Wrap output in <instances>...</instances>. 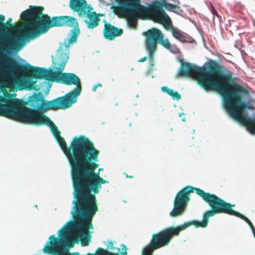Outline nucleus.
Listing matches in <instances>:
<instances>
[{
	"instance_id": "9",
	"label": "nucleus",
	"mask_w": 255,
	"mask_h": 255,
	"mask_svg": "<svg viewBox=\"0 0 255 255\" xmlns=\"http://www.w3.org/2000/svg\"><path fill=\"white\" fill-rule=\"evenodd\" d=\"M145 44L148 52L151 65L153 66L154 55L157 49V43L161 44L166 49L171 50V46L167 38L164 39L161 30L153 28L144 33Z\"/></svg>"
},
{
	"instance_id": "28",
	"label": "nucleus",
	"mask_w": 255,
	"mask_h": 255,
	"mask_svg": "<svg viewBox=\"0 0 255 255\" xmlns=\"http://www.w3.org/2000/svg\"><path fill=\"white\" fill-rule=\"evenodd\" d=\"M173 0V1L175 3L177 4H180V1H179L178 0Z\"/></svg>"
},
{
	"instance_id": "6",
	"label": "nucleus",
	"mask_w": 255,
	"mask_h": 255,
	"mask_svg": "<svg viewBox=\"0 0 255 255\" xmlns=\"http://www.w3.org/2000/svg\"><path fill=\"white\" fill-rule=\"evenodd\" d=\"M27 103L15 97V94L5 90L0 95V116L22 123L37 126L45 125L49 118L42 113L47 110H65L53 100L43 103L39 108L30 109Z\"/></svg>"
},
{
	"instance_id": "19",
	"label": "nucleus",
	"mask_w": 255,
	"mask_h": 255,
	"mask_svg": "<svg viewBox=\"0 0 255 255\" xmlns=\"http://www.w3.org/2000/svg\"><path fill=\"white\" fill-rule=\"evenodd\" d=\"M162 4L168 11H173L175 8H177L176 5L167 2L166 0H162Z\"/></svg>"
},
{
	"instance_id": "22",
	"label": "nucleus",
	"mask_w": 255,
	"mask_h": 255,
	"mask_svg": "<svg viewBox=\"0 0 255 255\" xmlns=\"http://www.w3.org/2000/svg\"><path fill=\"white\" fill-rule=\"evenodd\" d=\"M171 90V89H169L168 87L167 86H163L161 88V91L162 92H164V93H167L168 95L169 94V91L170 90Z\"/></svg>"
},
{
	"instance_id": "27",
	"label": "nucleus",
	"mask_w": 255,
	"mask_h": 255,
	"mask_svg": "<svg viewBox=\"0 0 255 255\" xmlns=\"http://www.w3.org/2000/svg\"><path fill=\"white\" fill-rule=\"evenodd\" d=\"M175 91L173 89H171L169 91V95H170L171 97L172 96L173 93H174Z\"/></svg>"
},
{
	"instance_id": "25",
	"label": "nucleus",
	"mask_w": 255,
	"mask_h": 255,
	"mask_svg": "<svg viewBox=\"0 0 255 255\" xmlns=\"http://www.w3.org/2000/svg\"><path fill=\"white\" fill-rule=\"evenodd\" d=\"M98 87H102V84L100 83L96 84L92 88L93 91L96 92Z\"/></svg>"
},
{
	"instance_id": "20",
	"label": "nucleus",
	"mask_w": 255,
	"mask_h": 255,
	"mask_svg": "<svg viewBox=\"0 0 255 255\" xmlns=\"http://www.w3.org/2000/svg\"><path fill=\"white\" fill-rule=\"evenodd\" d=\"M171 97L173 99L177 100H179L181 98V95L177 91H174Z\"/></svg>"
},
{
	"instance_id": "16",
	"label": "nucleus",
	"mask_w": 255,
	"mask_h": 255,
	"mask_svg": "<svg viewBox=\"0 0 255 255\" xmlns=\"http://www.w3.org/2000/svg\"><path fill=\"white\" fill-rule=\"evenodd\" d=\"M172 34L174 37L181 42H184L186 41V37L182 34V32L180 30L173 27L172 28Z\"/></svg>"
},
{
	"instance_id": "31",
	"label": "nucleus",
	"mask_w": 255,
	"mask_h": 255,
	"mask_svg": "<svg viewBox=\"0 0 255 255\" xmlns=\"http://www.w3.org/2000/svg\"><path fill=\"white\" fill-rule=\"evenodd\" d=\"M128 178H133V176H132V175H130V176H128Z\"/></svg>"
},
{
	"instance_id": "8",
	"label": "nucleus",
	"mask_w": 255,
	"mask_h": 255,
	"mask_svg": "<svg viewBox=\"0 0 255 255\" xmlns=\"http://www.w3.org/2000/svg\"><path fill=\"white\" fill-rule=\"evenodd\" d=\"M138 4L137 10L142 14L145 19L153 20L154 22L162 24L165 28H168L169 25L167 23L170 22L169 17L163 9L162 4L158 1H155L146 7L140 4V0H136Z\"/></svg>"
},
{
	"instance_id": "14",
	"label": "nucleus",
	"mask_w": 255,
	"mask_h": 255,
	"mask_svg": "<svg viewBox=\"0 0 255 255\" xmlns=\"http://www.w3.org/2000/svg\"><path fill=\"white\" fill-rule=\"evenodd\" d=\"M86 16L89 20L85 21V23L87 24V28L89 29H93L96 27L98 25L100 19L99 15L97 14L96 12H90L86 14Z\"/></svg>"
},
{
	"instance_id": "13",
	"label": "nucleus",
	"mask_w": 255,
	"mask_h": 255,
	"mask_svg": "<svg viewBox=\"0 0 255 255\" xmlns=\"http://www.w3.org/2000/svg\"><path fill=\"white\" fill-rule=\"evenodd\" d=\"M87 2L85 0H70L69 7L79 16L85 15L87 13Z\"/></svg>"
},
{
	"instance_id": "24",
	"label": "nucleus",
	"mask_w": 255,
	"mask_h": 255,
	"mask_svg": "<svg viewBox=\"0 0 255 255\" xmlns=\"http://www.w3.org/2000/svg\"><path fill=\"white\" fill-rule=\"evenodd\" d=\"M176 8H175L172 12H174L176 13H180V12H182V10L181 9V8L179 6L176 5Z\"/></svg>"
},
{
	"instance_id": "12",
	"label": "nucleus",
	"mask_w": 255,
	"mask_h": 255,
	"mask_svg": "<svg viewBox=\"0 0 255 255\" xmlns=\"http://www.w3.org/2000/svg\"><path fill=\"white\" fill-rule=\"evenodd\" d=\"M56 71H53L51 70H48L44 68L34 67L31 71L32 77L36 79H47L54 81V73Z\"/></svg>"
},
{
	"instance_id": "1",
	"label": "nucleus",
	"mask_w": 255,
	"mask_h": 255,
	"mask_svg": "<svg viewBox=\"0 0 255 255\" xmlns=\"http://www.w3.org/2000/svg\"><path fill=\"white\" fill-rule=\"evenodd\" d=\"M94 170V173H98L100 178L104 182H100L95 189L90 187L86 191L83 190L78 193L74 188L75 200L73 201L74 212H72L74 221H69L58 231V236L51 235L48 241L42 249V252L49 255H80L79 252L71 253L69 250V244L70 242L71 232L72 231L77 237H79L83 246L89 245L91 240V232L89 229H93L92 219L98 211L97 200L95 195L98 194L102 184L108 183L109 181L104 179L100 175V171L103 170L100 168L98 172ZM151 243L144 247L141 255H153L154 251H151L149 248ZM128 249L122 244L121 248L115 247L114 243L109 241L107 244L106 249L98 248L95 254L88 253L86 255H128Z\"/></svg>"
},
{
	"instance_id": "7",
	"label": "nucleus",
	"mask_w": 255,
	"mask_h": 255,
	"mask_svg": "<svg viewBox=\"0 0 255 255\" xmlns=\"http://www.w3.org/2000/svg\"><path fill=\"white\" fill-rule=\"evenodd\" d=\"M69 38L65 40L63 43L61 44L57 50L59 55L60 62L58 65L57 70L56 73H54V82L60 83L66 85H75L76 87L69 93L66 94L65 96L58 97L53 100V101L57 102L65 109L70 107L73 104L76 102L78 97L82 92V85L80 78L74 73H63L65 69L66 64L69 59V54L68 53L63 52L64 47L65 50L68 51L71 45L76 43L73 42L67 47L66 43L68 42L71 37V30L69 33ZM78 37V36L77 37ZM78 38H77V39ZM77 41V40H76Z\"/></svg>"
},
{
	"instance_id": "21",
	"label": "nucleus",
	"mask_w": 255,
	"mask_h": 255,
	"mask_svg": "<svg viewBox=\"0 0 255 255\" xmlns=\"http://www.w3.org/2000/svg\"><path fill=\"white\" fill-rule=\"evenodd\" d=\"M210 6H211L210 10H211V13L213 15H216V16L219 17V15L218 12H217V11L216 10V9H215L214 7L213 6V5H212V4L211 3H210Z\"/></svg>"
},
{
	"instance_id": "26",
	"label": "nucleus",
	"mask_w": 255,
	"mask_h": 255,
	"mask_svg": "<svg viewBox=\"0 0 255 255\" xmlns=\"http://www.w3.org/2000/svg\"><path fill=\"white\" fill-rule=\"evenodd\" d=\"M146 60H147V57L145 56V57H143L140 58V59H139L138 60V61L142 62H144V61H146Z\"/></svg>"
},
{
	"instance_id": "10",
	"label": "nucleus",
	"mask_w": 255,
	"mask_h": 255,
	"mask_svg": "<svg viewBox=\"0 0 255 255\" xmlns=\"http://www.w3.org/2000/svg\"><path fill=\"white\" fill-rule=\"evenodd\" d=\"M118 6L115 7L116 13L128 17V23L132 26L136 24L137 18L145 19L142 14L137 10L138 4L136 0H116Z\"/></svg>"
},
{
	"instance_id": "32",
	"label": "nucleus",
	"mask_w": 255,
	"mask_h": 255,
	"mask_svg": "<svg viewBox=\"0 0 255 255\" xmlns=\"http://www.w3.org/2000/svg\"><path fill=\"white\" fill-rule=\"evenodd\" d=\"M254 234V237H255V234Z\"/></svg>"
},
{
	"instance_id": "4",
	"label": "nucleus",
	"mask_w": 255,
	"mask_h": 255,
	"mask_svg": "<svg viewBox=\"0 0 255 255\" xmlns=\"http://www.w3.org/2000/svg\"><path fill=\"white\" fill-rule=\"evenodd\" d=\"M194 192L202 198L211 207V209L204 212L201 221H192L185 222L181 225L166 228L157 233L153 234L149 246L151 251L167 246L173 237L178 236L181 231L191 225H194L196 228H206L208 225L209 218L220 213L238 217L246 221L250 227L254 226L247 217L233 209L235 205L226 202L215 194L205 192L200 188L190 185L183 188L176 194L173 202V208L169 214L171 217H179L185 213L190 201V194Z\"/></svg>"
},
{
	"instance_id": "29",
	"label": "nucleus",
	"mask_w": 255,
	"mask_h": 255,
	"mask_svg": "<svg viewBox=\"0 0 255 255\" xmlns=\"http://www.w3.org/2000/svg\"><path fill=\"white\" fill-rule=\"evenodd\" d=\"M251 228L252 229L253 234H255V228H254V226H252L251 227Z\"/></svg>"
},
{
	"instance_id": "23",
	"label": "nucleus",
	"mask_w": 255,
	"mask_h": 255,
	"mask_svg": "<svg viewBox=\"0 0 255 255\" xmlns=\"http://www.w3.org/2000/svg\"><path fill=\"white\" fill-rule=\"evenodd\" d=\"M171 90V89H169L168 87L167 86H163L161 88V91L162 92H164V93H167L168 95L169 94V91L170 90Z\"/></svg>"
},
{
	"instance_id": "3",
	"label": "nucleus",
	"mask_w": 255,
	"mask_h": 255,
	"mask_svg": "<svg viewBox=\"0 0 255 255\" xmlns=\"http://www.w3.org/2000/svg\"><path fill=\"white\" fill-rule=\"evenodd\" d=\"M215 61H211L208 67H199L190 63H182L178 75L196 79L198 84L205 91L216 90L223 97V105L230 115L240 124L246 126L248 130L255 134V119L247 116V110H254L250 101H244L249 95L248 90L237 83V78Z\"/></svg>"
},
{
	"instance_id": "2",
	"label": "nucleus",
	"mask_w": 255,
	"mask_h": 255,
	"mask_svg": "<svg viewBox=\"0 0 255 255\" xmlns=\"http://www.w3.org/2000/svg\"><path fill=\"white\" fill-rule=\"evenodd\" d=\"M43 6L30 5L20 14V19L24 21L23 29L24 32L20 35H11L9 40H6L7 26L4 21L5 16L0 14V87L6 86L4 80L9 75L16 76L27 72L32 67L30 64L23 65L7 56V54L19 49L22 39H33L46 33L54 27L67 26L73 27L71 35L66 44L69 45L77 40L80 30L76 18L70 16H57L50 17L43 14Z\"/></svg>"
},
{
	"instance_id": "17",
	"label": "nucleus",
	"mask_w": 255,
	"mask_h": 255,
	"mask_svg": "<svg viewBox=\"0 0 255 255\" xmlns=\"http://www.w3.org/2000/svg\"><path fill=\"white\" fill-rule=\"evenodd\" d=\"M45 125L48 126L50 127L51 130L55 137L59 136L60 135L61 132L58 130L57 127L56 126L54 123L51 121L50 119L47 122V123L45 124Z\"/></svg>"
},
{
	"instance_id": "11",
	"label": "nucleus",
	"mask_w": 255,
	"mask_h": 255,
	"mask_svg": "<svg viewBox=\"0 0 255 255\" xmlns=\"http://www.w3.org/2000/svg\"><path fill=\"white\" fill-rule=\"evenodd\" d=\"M123 32L122 29L105 21L103 29V36L106 39L110 41L113 40L116 37L121 36L123 34Z\"/></svg>"
},
{
	"instance_id": "30",
	"label": "nucleus",
	"mask_w": 255,
	"mask_h": 255,
	"mask_svg": "<svg viewBox=\"0 0 255 255\" xmlns=\"http://www.w3.org/2000/svg\"><path fill=\"white\" fill-rule=\"evenodd\" d=\"M124 174L125 175L126 178H128V177L129 176L128 175V174L124 173Z\"/></svg>"
},
{
	"instance_id": "18",
	"label": "nucleus",
	"mask_w": 255,
	"mask_h": 255,
	"mask_svg": "<svg viewBox=\"0 0 255 255\" xmlns=\"http://www.w3.org/2000/svg\"><path fill=\"white\" fill-rule=\"evenodd\" d=\"M12 21V18L9 17L8 18V19L7 20L6 22L5 23V24H6V26H7V37L6 38V40H9V39H10V37L12 35H10L8 32V26L12 28H15V24H11V22ZM22 29L23 30V32L22 33H21L20 34H18L17 35H20L21 34H22L24 32V30L23 29V27H22Z\"/></svg>"
},
{
	"instance_id": "15",
	"label": "nucleus",
	"mask_w": 255,
	"mask_h": 255,
	"mask_svg": "<svg viewBox=\"0 0 255 255\" xmlns=\"http://www.w3.org/2000/svg\"><path fill=\"white\" fill-rule=\"evenodd\" d=\"M29 101L31 103L32 106L39 108L43 103H46L47 101H45L42 94L39 92L37 94H34L30 98Z\"/></svg>"
},
{
	"instance_id": "5",
	"label": "nucleus",
	"mask_w": 255,
	"mask_h": 255,
	"mask_svg": "<svg viewBox=\"0 0 255 255\" xmlns=\"http://www.w3.org/2000/svg\"><path fill=\"white\" fill-rule=\"evenodd\" d=\"M66 156L71 169L73 188L78 193L87 190L90 187L96 189L100 182H104L95 169L99 167V151L90 139L84 136L74 137L68 147L64 138L55 137Z\"/></svg>"
}]
</instances>
